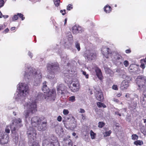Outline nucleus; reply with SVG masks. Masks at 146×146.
Returning a JSON list of instances; mask_svg holds the SVG:
<instances>
[{"instance_id": "obj_1", "label": "nucleus", "mask_w": 146, "mask_h": 146, "mask_svg": "<svg viewBox=\"0 0 146 146\" xmlns=\"http://www.w3.org/2000/svg\"><path fill=\"white\" fill-rule=\"evenodd\" d=\"M24 76L25 79H32L33 85L35 86L39 85L42 77L39 70L30 67H28L26 69Z\"/></svg>"}, {"instance_id": "obj_2", "label": "nucleus", "mask_w": 146, "mask_h": 146, "mask_svg": "<svg viewBox=\"0 0 146 146\" xmlns=\"http://www.w3.org/2000/svg\"><path fill=\"white\" fill-rule=\"evenodd\" d=\"M17 87L18 91L15 94V97L17 101H21L25 99L28 94L29 86L27 84L21 83H19Z\"/></svg>"}, {"instance_id": "obj_3", "label": "nucleus", "mask_w": 146, "mask_h": 146, "mask_svg": "<svg viewBox=\"0 0 146 146\" xmlns=\"http://www.w3.org/2000/svg\"><path fill=\"white\" fill-rule=\"evenodd\" d=\"M135 82L138 87V89L143 90V95L144 97L141 98L140 102L143 104L146 103V77L143 76H138L135 80Z\"/></svg>"}, {"instance_id": "obj_4", "label": "nucleus", "mask_w": 146, "mask_h": 146, "mask_svg": "<svg viewBox=\"0 0 146 146\" xmlns=\"http://www.w3.org/2000/svg\"><path fill=\"white\" fill-rule=\"evenodd\" d=\"M25 110L24 114L25 118H29L31 115L36 110V106L35 100L34 101L31 98L27 102L25 103L24 105Z\"/></svg>"}, {"instance_id": "obj_5", "label": "nucleus", "mask_w": 146, "mask_h": 146, "mask_svg": "<svg viewBox=\"0 0 146 146\" xmlns=\"http://www.w3.org/2000/svg\"><path fill=\"white\" fill-rule=\"evenodd\" d=\"M110 49L105 46L102 51L104 55L107 58L111 59L115 62H121L123 60V58L118 53L116 52H110Z\"/></svg>"}, {"instance_id": "obj_6", "label": "nucleus", "mask_w": 146, "mask_h": 146, "mask_svg": "<svg viewBox=\"0 0 146 146\" xmlns=\"http://www.w3.org/2000/svg\"><path fill=\"white\" fill-rule=\"evenodd\" d=\"M38 123H41V120L38 117H34L32 118L31 124L33 127H30L28 128L27 133L29 138L31 141L36 138V133L34 127H35L36 125Z\"/></svg>"}, {"instance_id": "obj_7", "label": "nucleus", "mask_w": 146, "mask_h": 146, "mask_svg": "<svg viewBox=\"0 0 146 146\" xmlns=\"http://www.w3.org/2000/svg\"><path fill=\"white\" fill-rule=\"evenodd\" d=\"M46 82H44L43 83V86L42 90L45 94V99L47 101L54 100L56 95V92L54 90H49L47 86L46 85Z\"/></svg>"}, {"instance_id": "obj_8", "label": "nucleus", "mask_w": 146, "mask_h": 146, "mask_svg": "<svg viewBox=\"0 0 146 146\" xmlns=\"http://www.w3.org/2000/svg\"><path fill=\"white\" fill-rule=\"evenodd\" d=\"M22 126V121L20 118H18L15 119L14 122L11 125L10 127L12 132L15 131L19 128Z\"/></svg>"}, {"instance_id": "obj_9", "label": "nucleus", "mask_w": 146, "mask_h": 146, "mask_svg": "<svg viewBox=\"0 0 146 146\" xmlns=\"http://www.w3.org/2000/svg\"><path fill=\"white\" fill-rule=\"evenodd\" d=\"M57 67H55L54 66L51 64H48L47 65V71L49 72L48 76V78L49 79H52L54 77L55 70L57 68Z\"/></svg>"}, {"instance_id": "obj_10", "label": "nucleus", "mask_w": 146, "mask_h": 146, "mask_svg": "<svg viewBox=\"0 0 146 146\" xmlns=\"http://www.w3.org/2000/svg\"><path fill=\"white\" fill-rule=\"evenodd\" d=\"M69 88L72 92H78L80 88V86L79 81L77 80H76L75 81H72L71 85L69 87Z\"/></svg>"}, {"instance_id": "obj_11", "label": "nucleus", "mask_w": 146, "mask_h": 146, "mask_svg": "<svg viewBox=\"0 0 146 146\" xmlns=\"http://www.w3.org/2000/svg\"><path fill=\"white\" fill-rule=\"evenodd\" d=\"M9 139V135L5 134V132L0 130V143H7L8 142Z\"/></svg>"}, {"instance_id": "obj_12", "label": "nucleus", "mask_w": 146, "mask_h": 146, "mask_svg": "<svg viewBox=\"0 0 146 146\" xmlns=\"http://www.w3.org/2000/svg\"><path fill=\"white\" fill-rule=\"evenodd\" d=\"M84 56L86 58L90 60L95 58L96 57V54L93 53L92 51L87 50Z\"/></svg>"}, {"instance_id": "obj_13", "label": "nucleus", "mask_w": 146, "mask_h": 146, "mask_svg": "<svg viewBox=\"0 0 146 146\" xmlns=\"http://www.w3.org/2000/svg\"><path fill=\"white\" fill-rule=\"evenodd\" d=\"M57 93L59 95H62L65 91L66 87L63 84H60L57 86Z\"/></svg>"}, {"instance_id": "obj_14", "label": "nucleus", "mask_w": 146, "mask_h": 146, "mask_svg": "<svg viewBox=\"0 0 146 146\" xmlns=\"http://www.w3.org/2000/svg\"><path fill=\"white\" fill-rule=\"evenodd\" d=\"M46 122L45 121H41V123H38L36 125L38 130L39 131H43L46 129Z\"/></svg>"}, {"instance_id": "obj_15", "label": "nucleus", "mask_w": 146, "mask_h": 146, "mask_svg": "<svg viewBox=\"0 0 146 146\" xmlns=\"http://www.w3.org/2000/svg\"><path fill=\"white\" fill-rule=\"evenodd\" d=\"M95 96L97 99L99 101H101L103 99V94L101 90H96L95 92Z\"/></svg>"}, {"instance_id": "obj_16", "label": "nucleus", "mask_w": 146, "mask_h": 146, "mask_svg": "<svg viewBox=\"0 0 146 146\" xmlns=\"http://www.w3.org/2000/svg\"><path fill=\"white\" fill-rule=\"evenodd\" d=\"M93 69L95 70L97 76L98 78L100 80L102 79V74L101 71L100 69L97 66H94V68H93Z\"/></svg>"}, {"instance_id": "obj_17", "label": "nucleus", "mask_w": 146, "mask_h": 146, "mask_svg": "<svg viewBox=\"0 0 146 146\" xmlns=\"http://www.w3.org/2000/svg\"><path fill=\"white\" fill-rule=\"evenodd\" d=\"M129 86L128 82L126 80H124L121 83L120 88L121 90H124L127 89Z\"/></svg>"}, {"instance_id": "obj_18", "label": "nucleus", "mask_w": 146, "mask_h": 146, "mask_svg": "<svg viewBox=\"0 0 146 146\" xmlns=\"http://www.w3.org/2000/svg\"><path fill=\"white\" fill-rule=\"evenodd\" d=\"M66 38L68 39V41L65 42V43H70L72 42L73 41V37L71 33H68V35L66 36Z\"/></svg>"}, {"instance_id": "obj_19", "label": "nucleus", "mask_w": 146, "mask_h": 146, "mask_svg": "<svg viewBox=\"0 0 146 146\" xmlns=\"http://www.w3.org/2000/svg\"><path fill=\"white\" fill-rule=\"evenodd\" d=\"M104 69L106 73L109 74L110 76H112L113 75V72L109 68L104 67Z\"/></svg>"}, {"instance_id": "obj_20", "label": "nucleus", "mask_w": 146, "mask_h": 146, "mask_svg": "<svg viewBox=\"0 0 146 146\" xmlns=\"http://www.w3.org/2000/svg\"><path fill=\"white\" fill-rule=\"evenodd\" d=\"M104 10L106 13H109L111 11V8L110 6L107 5L104 7Z\"/></svg>"}, {"instance_id": "obj_21", "label": "nucleus", "mask_w": 146, "mask_h": 146, "mask_svg": "<svg viewBox=\"0 0 146 146\" xmlns=\"http://www.w3.org/2000/svg\"><path fill=\"white\" fill-rule=\"evenodd\" d=\"M78 25H75L72 28V31L73 34L78 33Z\"/></svg>"}, {"instance_id": "obj_22", "label": "nucleus", "mask_w": 146, "mask_h": 146, "mask_svg": "<svg viewBox=\"0 0 146 146\" xmlns=\"http://www.w3.org/2000/svg\"><path fill=\"white\" fill-rule=\"evenodd\" d=\"M133 143L134 144L136 145H141L143 144V142L141 140H137V141H135Z\"/></svg>"}, {"instance_id": "obj_23", "label": "nucleus", "mask_w": 146, "mask_h": 146, "mask_svg": "<svg viewBox=\"0 0 146 146\" xmlns=\"http://www.w3.org/2000/svg\"><path fill=\"white\" fill-rule=\"evenodd\" d=\"M97 104V106L99 108L103 107L104 108H105L106 107V105L101 102H98Z\"/></svg>"}, {"instance_id": "obj_24", "label": "nucleus", "mask_w": 146, "mask_h": 146, "mask_svg": "<svg viewBox=\"0 0 146 146\" xmlns=\"http://www.w3.org/2000/svg\"><path fill=\"white\" fill-rule=\"evenodd\" d=\"M91 138L92 139H94L95 138L96 134L93 132L92 130H91L90 132Z\"/></svg>"}, {"instance_id": "obj_25", "label": "nucleus", "mask_w": 146, "mask_h": 146, "mask_svg": "<svg viewBox=\"0 0 146 146\" xmlns=\"http://www.w3.org/2000/svg\"><path fill=\"white\" fill-rule=\"evenodd\" d=\"M11 126V125L10 126H7L5 129V132L7 134H8L10 132V128L11 129V128L10 127Z\"/></svg>"}, {"instance_id": "obj_26", "label": "nucleus", "mask_w": 146, "mask_h": 146, "mask_svg": "<svg viewBox=\"0 0 146 146\" xmlns=\"http://www.w3.org/2000/svg\"><path fill=\"white\" fill-rule=\"evenodd\" d=\"M138 138V136L136 134H133L131 135V139L133 140H137Z\"/></svg>"}, {"instance_id": "obj_27", "label": "nucleus", "mask_w": 146, "mask_h": 146, "mask_svg": "<svg viewBox=\"0 0 146 146\" xmlns=\"http://www.w3.org/2000/svg\"><path fill=\"white\" fill-rule=\"evenodd\" d=\"M111 132L110 130L105 132L103 133L104 136V137H107L108 136H109L110 135V134L111 133Z\"/></svg>"}, {"instance_id": "obj_28", "label": "nucleus", "mask_w": 146, "mask_h": 146, "mask_svg": "<svg viewBox=\"0 0 146 146\" xmlns=\"http://www.w3.org/2000/svg\"><path fill=\"white\" fill-rule=\"evenodd\" d=\"M29 141L31 143H32L33 142V143L32 144V146H39L38 143L36 141L34 142V141L35 140L36 138L33 140L32 141H31L29 138Z\"/></svg>"}, {"instance_id": "obj_29", "label": "nucleus", "mask_w": 146, "mask_h": 146, "mask_svg": "<svg viewBox=\"0 0 146 146\" xmlns=\"http://www.w3.org/2000/svg\"><path fill=\"white\" fill-rule=\"evenodd\" d=\"M69 101L72 102H74L76 100L75 97L74 96H72L70 97L69 99Z\"/></svg>"}, {"instance_id": "obj_30", "label": "nucleus", "mask_w": 146, "mask_h": 146, "mask_svg": "<svg viewBox=\"0 0 146 146\" xmlns=\"http://www.w3.org/2000/svg\"><path fill=\"white\" fill-rule=\"evenodd\" d=\"M105 124L102 122H99L98 123V127L102 128L105 125Z\"/></svg>"}, {"instance_id": "obj_31", "label": "nucleus", "mask_w": 146, "mask_h": 146, "mask_svg": "<svg viewBox=\"0 0 146 146\" xmlns=\"http://www.w3.org/2000/svg\"><path fill=\"white\" fill-rule=\"evenodd\" d=\"M54 1L55 5L58 7L60 4V0H54Z\"/></svg>"}, {"instance_id": "obj_32", "label": "nucleus", "mask_w": 146, "mask_h": 146, "mask_svg": "<svg viewBox=\"0 0 146 146\" xmlns=\"http://www.w3.org/2000/svg\"><path fill=\"white\" fill-rule=\"evenodd\" d=\"M81 72H82V74L85 76V77L86 78L88 79L89 78V75L88 74H86V72L82 70L81 71Z\"/></svg>"}, {"instance_id": "obj_33", "label": "nucleus", "mask_w": 146, "mask_h": 146, "mask_svg": "<svg viewBox=\"0 0 146 146\" xmlns=\"http://www.w3.org/2000/svg\"><path fill=\"white\" fill-rule=\"evenodd\" d=\"M18 18V14L17 15H15L12 18V21H14L17 20Z\"/></svg>"}, {"instance_id": "obj_34", "label": "nucleus", "mask_w": 146, "mask_h": 146, "mask_svg": "<svg viewBox=\"0 0 146 146\" xmlns=\"http://www.w3.org/2000/svg\"><path fill=\"white\" fill-rule=\"evenodd\" d=\"M78 33H81L82 31H83V30L82 29V28L79 26L78 25Z\"/></svg>"}, {"instance_id": "obj_35", "label": "nucleus", "mask_w": 146, "mask_h": 146, "mask_svg": "<svg viewBox=\"0 0 146 146\" xmlns=\"http://www.w3.org/2000/svg\"><path fill=\"white\" fill-rule=\"evenodd\" d=\"M4 0H0V8L4 6Z\"/></svg>"}, {"instance_id": "obj_36", "label": "nucleus", "mask_w": 146, "mask_h": 146, "mask_svg": "<svg viewBox=\"0 0 146 146\" xmlns=\"http://www.w3.org/2000/svg\"><path fill=\"white\" fill-rule=\"evenodd\" d=\"M18 16L21 18L22 20H23L25 19V17H23V15L21 13H18Z\"/></svg>"}, {"instance_id": "obj_37", "label": "nucleus", "mask_w": 146, "mask_h": 146, "mask_svg": "<svg viewBox=\"0 0 146 146\" xmlns=\"http://www.w3.org/2000/svg\"><path fill=\"white\" fill-rule=\"evenodd\" d=\"M69 113V111L67 110L64 109L63 110V113L64 115H67Z\"/></svg>"}, {"instance_id": "obj_38", "label": "nucleus", "mask_w": 146, "mask_h": 146, "mask_svg": "<svg viewBox=\"0 0 146 146\" xmlns=\"http://www.w3.org/2000/svg\"><path fill=\"white\" fill-rule=\"evenodd\" d=\"M72 5L70 4H69L68 5V6H67V9L68 10H70L71 9H72Z\"/></svg>"}, {"instance_id": "obj_39", "label": "nucleus", "mask_w": 146, "mask_h": 146, "mask_svg": "<svg viewBox=\"0 0 146 146\" xmlns=\"http://www.w3.org/2000/svg\"><path fill=\"white\" fill-rule=\"evenodd\" d=\"M123 64L125 66L127 67L129 65L128 62L127 60H125Z\"/></svg>"}, {"instance_id": "obj_40", "label": "nucleus", "mask_w": 146, "mask_h": 146, "mask_svg": "<svg viewBox=\"0 0 146 146\" xmlns=\"http://www.w3.org/2000/svg\"><path fill=\"white\" fill-rule=\"evenodd\" d=\"M112 88L113 89L115 90H118L117 86V85H114L113 86Z\"/></svg>"}, {"instance_id": "obj_41", "label": "nucleus", "mask_w": 146, "mask_h": 146, "mask_svg": "<svg viewBox=\"0 0 146 146\" xmlns=\"http://www.w3.org/2000/svg\"><path fill=\"white\" fill-rule=\"evenodd\" d=\"M66 11L65 9H64L63 10H61L60 11V13H62V15H64L66 13Z\"/></svg>"}, {"instance_id": "obj_42", "label": "nucleus", "mask_w": 146, "mask_h": 146, "mask_svg": "<svg viewBox=\"0 0 146 146\" xmlns=\"http://www.w3.org/2000/svg\"><path fill=\"white\" fill-rule=\"evenodd\" d=\"M62 117L60 116H58L57 118V120L58 121H61Z\"/></svg>"}, {"instance_id": "obj_43", "label": "nucleus", "mask_w": 146, "mask_h": 146, "mask_svg": "<svg viewBox=\"0 0 146 146\" xmlns=\"http://www.w3.org/2000/svg\"><path fill=\"white\" fill-rule=\"evenodd\" d=\"M28 55L31 58H32L33 56V54L30 52H29L28 53Z\"/></svg>"}, {"instance_id": "obj_44", "label": "nucleus", "mask_w": 146, "mask_h": 146, "mask_svg": "<svg viewBox=\"0 0 146 146\" xmlns=\"http://www.w3.org/2000/svg\"><path fill=\"white\" fill-rule=\"evenodd\" d=\"M5 27L4 25H0V31L3 29Z\"/></svg>"}, {"instance_id": "obj_45", "label": "nucleus", "mask_w": 146, "mask_h": 146, "mask_svg": "<svg viewBox=\"0 0 146 146\" xmlns=\"http://www.w3.org/2000/svg\"><path fill=\"white\" fill-rule=\"evenodd\" d=\"M79 112L80 113H84L85 112V111L84 109L81 108Z\"/></svg>"}, {"instance_id": "obj_46", "label": "nucleus", "mask_w": 146, "mask_h": 146, "mask_svg": "<svg viewBox=\"0 0 146 146\" xmlns=\"http://www.w3.org/2000/svg\"><path fill=\"white\" fill-rule=\"evenodd\" d=\"M113 101L116 103H119V101L118 99L116 98H114L113 99Z\"/></svg>"}, {"instance_id": "obj_47", "label": "nucleus", "mask_w": 146, "mask_h": 146, "mask_svg": "<svg viewBox=\"0 0 146 146\" xmlns=\"http://www.w3.org/2000/svg\"><path fill=\"white\" fill-rule=\"evenodd\" d=\"M140 67H141L142 68H143V69H144L145 67V64H141Z\"/></svg>"}, {"instance_id": "obj_48", "label": "nucleus", "mask_w": 146, "mask_h": 146, "mask_svg": "<svg viewBox=\"0 0 146 146\" xmlns=\"http://www.w3.org/2000/svg\"><path fill=\"white\" fill-rule=\"evenodd\" d=\"M18 139H19L18 135H17V136H16L15 137V143H16V142H17V141H18Z\"/></svg>"}, {"instance_id": "obj_49", "label": "nucleus", "mask_w": 146, "mask_h": 146, "mask_svg": "<svg viewBox=\"0 0 146 146\" xmlns=\"http://www.w3.org/2000/svg\"><path fill=\"white\" fill-rule=\"evenodd\" d=\"M82 119H83V120H84L86 119V117L85 115H84L83 114H82Z\"/></svg>"}, {"instance_id": "obj_50", "label": "nucleus", "mask_w": 146, "mask_h": 146, "mask_svg": "<svg viewBox=\"0 0 146 146\" xmlns=\"http://www.w3.org/2000/svg\"><path fill=\"white\" fill-rule=\"evenodd\" d=\"M130 94L128 93H127L125 95V97L127 98H129L130 97Z\"/></svg>"}, {"instance_id": "obj_51", "label": "nucleus", "mask_w": 146, "mask_h": 146, "mask_svg": "<svg viewBox=\"0 0 146 146\" xmlns=\"http://www.w3.org/2000/svg\"><path fill=\"white\" fill-rule=\"evenodd\" d=\"M9 31V29L8 28H7L4 31V32H5V33H7Z\"/></svg>"}, {"instance_id": "obj_52", "label": "nucleus", "mask_w": 146, "mask_h": 146, "mask_svg": "<svg viewBox=\"0 0 146 146\" xmlns=\"http://www.w3.org/2000/svg\"><path fill=\"white\" fill-rule=\"evenodd\" d=\"M121 96V94L120 93H118L117 94V96L118 97H120Z\"/></svg>"}, {"instance_id": "obj_53", "label": "nucleus", "mask_w": 146, "mask_h": 146, "mask_svg": "<svg viewBox=\"0 0 146 146\" xmlns=\"http://www.w3.org/2000/svg\"><path fill=\"white\" fill-rule=\"evenodd\" d=\"M2 17H4V18L6 19V18H7L9 17V16H8V15H2Z\"/></svg>"}, {"instance_id": "obj_54", "label": "nucleus", "mask_w": 146, "mask_h": 146, "mask_svg": "<svg viewBox=\"0 0 146 146\" xmlns=\"http://www.w3.org/2000/svg\"><path fill=\"white\" fill-rule=\"evenodd\" d=\"M130 52H131V51L129 49H127V50H126L125 51V52L127 53H129Z\"/></svg>"}, {"instance_id": "obj_55", "label": "nucleus", "mask_w": 146, "mask_h": 146, "mask_svg": "<svg viewBox=\"0 0 146 146\" xmlns=\"http://www.w3.org/2000/svg\"><path fill=\"white\" fill-rule=\"evenodd\" d=\"M75 46H80V44L78 42V41L76 42L75 43Z\"/></svg>"}, {"instance_id": "obj_56", "label": "nucleus", "mask_w": 146, "mask_h": 146, "mask_svg": "<svg viewBox=\"0 0 146 146\" xmlns=\"http://www.w3.org/2000/svg\"><path fill=\"white\" fill-rule=\"evenodd\" d=\"M75 47H76V48L77 49V50H78V51L80 50V46H75Z\"/></svg>"}, {"instance_id": "obj_57", "label": "nucleus", "mask_w": 146, "mask_h": 146, "mask_svg": "<svg viewBox=\"0 0 146 146\" xmlns=\"http://www.w3.org/2000/svg\"><path fill=\"white\" fill-rule=\"evenodd\" d=\"M141 61L142 62H144L145 63V64H146V57L145 58V59L141 60Z\"/></svg>"}, {"instance_id": "obj_58", "label": "nucleus", "mask_w": 146, "mask_h": 146, "mask_svg": "<svg viewBox=\"0 0 146 146\" xmlns=\"http://www.w3.org/2000/svg\"><path fill=\"white\" fill-rule=\"evenodd\" d=\"M122 111H123L124 112H126V108H124L122 110Z\"/></svg>"}, {"instance_id": "obj_59", "label": "nucleus", "mask_w": 146, "mask_h": 146, "mask_svg": "<svg viewBox=\"0 0 146 146\" xmlns=\"http://www.w3.org/2000/svg\"><path fill=\"white\" fill-rule=\"evenodd\" d=\"M15 29V27H12L11 29V31H13V30H14Z\"/></svg>"}, {"instance_id": "obj_60", "label": "nucleus", "mask_w": 146, "mask_h": 146, "mask_svg": "<svg viewBox=\"0 0 146 146\" xmlns=\"http://www.w3.org/2000/svg\"><path fill=\"white\" fill-rule=\"evenodd\" d=\"M67 18H66L65 19V20H64V24H65L67 22Z\"/></svg>"}, {"instance_id": "obj_61", "label": "nucleus", "mask_w": 146, "mask_h": 146, "mask_svg": "<svg viewBox=\"0 0 146 146\" xmlns=\"http://www.w3.org/2000/svg\"><path fill=\"white\" fill-rule=\"evenodd\" d=\"M88 93H89V94L91 95L92 94H93L92 91H90V92H88Z\"/></svg>"}, {"instance_id": "obj_62", "label": "nucleus", "mask_w": 146, "mask_h": 146, "mask_svg": "<svg viewBox=\"0 0 146 146\" xmlns=\"http://www.w3.org/2000/svg\"><path fill=\"white\" fill-rule=\"evenodd\" d=\"M2 17V14L0 11V18H1Z\"/></svg>"}, {"instance_id": "obj_63", "label": "nucleus", "mask_w": 146, "mask_h": 146, "mask_svg": "<svg viewBox=\"0 0 146 146\" xmlns=\"http://www.w3.org/2000/svg\"><path fill=\"white\" fill-rule=\"evenodd\" d=\"M60 129L61 131H62V133H63V129L62 127H60Z\"/></svg>"}, {"instance_id": "obj_64", "label": "nucleus", "mask_w": 146, "mask_h": 146, "mask_svg": "<svg viewBox=\"0 0 146 146\" xmlns=\"http://www.w3.org/2000/svg\"><path fill=\"white\" fill-rule=\"evenodd\" d=\"M72 135L73 136H75L76 135V134L75 133H72Z\"/></svg>"}]
</instances>
